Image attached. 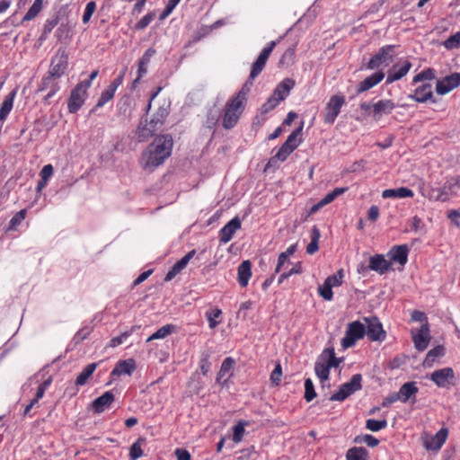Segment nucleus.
Masks as SVG:
<instances>
[{
    "label": "nucleus",
    "instance_id": "obj_53",
    "mask_svg": "<svg viewBox=\"0 0 460 460\" xmlns=\"http://www.w3.org/2000/svg\"><path fill=\"white\" fill-rule=\"evenodd\" d=\"M316 396L313 381L310 378L305 381V399L306 402H311Z\"/></svg>",
    "mask_w": 460,
    "mask_h": 460
},
{
    "label": "nucleus",
    "instance_id": "obj_14",
    "mask_svg": "<svg viewBox=\"0 0 460 460\" xmlns=\"http://www.w3.org/2000/svg\"><path fill=\"white\" fill-rule=\"evenodd\" d=\"M408 98L420 103H424L428 101L436 102V100L433 99L432 86L430 84H424L417 87L413 93L409 94Z\"/></svg>",
    "mask_w": 460,
    "mask_h": 460
},
{
    "label": "nucleus",
    "instance_id": "obj_1",
    "mask_svg": "<svg viewBox=\"0 0 460 460\" xmlns=\"http://www.w3.org/2000/svg\"><path fill=\"white\" fill-rule=\"evenodd\" d=\"M172 148V138L170 135H162L155 138L148 146L146 167H157L170 156Z\"/></svg>",
    "mask_w": 460,
    "mask_h": 460
},
{
    "label": "nucleus",
    "instance_id": "obj_50",
    "mask_svg": "<svg viewBox=\"0 0 460 460\" xmlns=\"http://www.w3.org/2000/svg\"><path fill=\"white\" fill-rule=\"evenodd\" d=\"M294 150V146H286V143L284 142L274 157H272V160L277 159L280 162H284Z\"/></svg>",
    "mask_w": 460,
    "mask_h": 460
},
{
    "label": "nucleus",
    "instance_id": "obj_54",
    "mask_svg": "<svg viewBox=\"0 0 460 460\" xmlns=\"http://www.w3.org/2000/svg\"><path fill=\"white\" fill-rule=\"evenodd\" d=\"M114 94L115 93L111 89L107 87V89H105L102 93L95 108L97 109L104 106L109 101H111L113 98Z\"/></svg>",
    "mask_w": 460,
    "mask_h": 460
},
{
    "label": "nucleus",
    "instance_id": "obj_21",
    "mask_svg": "<svg viewBox=\"0 0 460 460\" xmlns=\"http://www.w3.org/2000/svg\"><path fill=\"white\" fill-rule=\"evenodd\" d=\"M419 392V388L416 385L415 382H407L403 384L399 391L400 402H406L411 400L412 402H416V394Z\"/></svg>",
    "mask_w": 460,
    "mask_h": 460
},
{
    "label": "nucleus",
    "instance_id": "obj_12",
    "mask_svg": "<svg viewBox=\"0 0 460 460\" xmlns=\"http://www.w3.org/2000/svg\"><path fill=\"white\" fill-rule=\"evenodd\" d=\"M67 66V56L65 51H62L61 54L59 52L56 57L52 58L50 69L48 75L60 78L64 74Z\"/></svg>",
    "mask_w": 460,
    "mask_h": 460
},
{
    "label": "nucleus",
    "instance_id": "obj_16",
    "mask_svg": "<svg viewBox=\"0 0 460 460\" xmlns=\"http://www.w3.org/2000/svg\"><path fill=\"white\" fill-rule=\"evenodd\" d=\"M412 340L416 349L419 351H423L427 349L430 340L428 323L422 324L419 332L412 334Z\"/></svg>",
    "mask_w": 460,
    "mask_h": 460
},
{
    "label": "nucleus",
    "instance_id": "obj_63",
    "mask_svg": "<svg viewBox=\"0 0 460 460\" xmlns=\"http://www.w3.org/2000/svg\"><path fill=\"white\" fill-rule=\"evenodd\" d=\"M343 277L342 270H340L336 274L329 276L325 282L331 285L332 287H336L341 285V278Z\"/></svg>",
    "mask_w": 460,
    "mask_h": 460
},
{
    "label": "nucleus",
    "instance_id": "obj_22",
    "mask_svg": "<svg viewBox=\"0 0 460 460\" xmlns=\"http://www.w3.org/2000/svg\"><path fill=\"white\" fill-rule=\"evenodd\" d=\"M395 108V104L392 100L384 99L373 103V117L380 118L383 115H388Z\"/></svg>",
    "mask_w": 460,
    "mask_h": 460
},
{
    "label": "nucleus",
    "instance_id": "obj_15",
    "mask_svg": "<svg viewBox=\"0 0 460 460\" xmlns=\"http://www.w3.org/2000/svg\"><path fill=\"white\" fill-rule=\"evenodd\" d=\"M242 222L238 217L231 219L224 227L219 231V240L223 243H228L234 233L241 228Z\"/></svg>",
    "mask_w": 460,
    "mask_h": 460
},
{
    "label": "nucleus",
    "instance_id": "obj_48",
    "mask_svg": "<svg viewBox=\"0 0 460 460\" xmlns=\"http://www.w3.org/2000/svg\"><path fill=\"white\" fill-rule=\"evenodd\" d=\"M135 326H133L130 330L128 331H125L124 332H122L120 335L117 336V337H114L110 341V347H112V348H115L120 344H123L124 342L127 341V340L128 339V337L131 336V334L133 333L134 330H135Z\"/></svg>",
    "mask_w": 460,
    "mask_h": 460
},
{
    "label": "nucleus",
    "instance_id": "obj_64",
    "mask_svg": "<svg viewBox=\"0 0 460 460\" xmlns=\"http://www.w3.org/2000/svg\"><path fill=\"white\" fill-rule=\"evenodd\" d=\"M180 1L181 0H168V3L166 4L164 10L162 13L160 19L164 20L168 15H170L172 13V12L173 11V9L176 7V5L180 3Z\"/></svg>",
    "mask_w": 460,
    "mask_h": 460
},
{
    "label": "nucleus",
    "instance_id": "obj_60",
    "mask_svg": "<svg viewBox=\"0 0 460 460\" xmlns=\"http://www.w3.org/2000/svg\"><path fill=\"white\" fill-rule=\"evenodd\" d=\"M143 456L139 439L134 442L130 447L129 456L131 460H137Z\"/></svg>",
    "mask_w": 460,
    "mask_h": 460
},
{
    "label": "nucleus",
    "instance_id": "obj_2",
    "mask_svg": "<svg viewBox=\"0 0 460 460\" xmlns=\"http://www.w3.org/2000/svg\"><path fill=\"white\" fill-rule=\"evenodd\" d=\"M245 109V104L230 98L226 103L225 112L223 115L222 126L226 129L233 128L238 122L242 113Z\"/></svg>",
    "mask_w": 460,
    "mask_h": 460
},
{
    "label": "nucleus",
    "instance_id": "obj_29",
    "mask_svg": "<svg viewBox=\"0 0 460 460\" xmlns=\"http://www.w3.org/2000/svg\"><path fill=\"white\" fill-rule=\"evenodd\" d=\"M136 365L133 359L128 360H119L113 370L111 371V376H119L121 375H131V373L135 370Z\"/></svg>",
    "mask_w": 460,
    "mask_h": 460
},
{
    "label": "nucleus",
    "instance_id": "obj_32",
    "mask_svg": "<svg viewBox=\"0 0 460 460\" xmlns=\"http://www.w3.org/2000/svg\"><path fill=\"white\" fill-rule=\"evenodd\" d=\"M154 133H155L154 128H152L147 124L146 118L145 119V121L142 119L139 126L137 127V128L136 130V135H137L138 141H140V142L147 141L154 135Z\"/></svg>",
    "mask_w": 460,
    "mask_h": 460
},
{
    "label": "nucleus",
    "instance_id": "obj_49",
    "mask_svg": "<svg viewBox=\"0 0 460 460\" xmlns=\"http://www.w3.org/2000/svg\"><path fill=\"white\" fill-rule=\"evenodd\" d=\"M303 126H304V123L302 122L300 127H298L297 128H296L287 138V140L285 141L286 143V146H291L293 147L294 146V148L296 149L299 144H300V140L297 139L298 136L301 135V132H302V129H303Z\"/></svg>",
    "mask_w": 460,
    "mask_h": 460
},
{
    "label": "nucleus",
    "instance_id": "obj_25",
    "mask_svg": "<svg viewBox=\"0 0 460 460\" xmlns=\"http://www.w3.org/2000/svg\"><path fill=\"white\" fill-rule=\"evenodd\" d=\"M295 85V81L290 78L284 79L281 83H279L277 87L275 88L272 96L277 97L279 102H281L285 100L288 95L289 94V92Z\"/></svg>",
    "mask_w": 460,
    "mask_h": 460
},
{
    "label": "nucleus",
    "instance_id": "obj_37",
    "mask_svg": "<svg viewBox=\"0 0 460 460\" xmlns=\"http://www.w3.org/2000/svg\"><path fill=\"white\" fill-rule=\"evenodd\" d=\"M368 452L365 447H352L346 454L347 460H367Z\"/></svg>",
    "mask_w": 460,
    "mask_h": 460
},
{
    "label": "nucleus",
    "instance_id": "obj_59",
    "mask_svg": "<svg viewBox=\"0 0 460 460\" xmlns=\"http://www.w3.org/2000/svg\"><path fill=\"white\" fill-rule=\"evenodd\" d=\"M332 287L324 281L323 285L319 287V294H320V296L324 300L331 301L332 299V296H333V293H332Z\"/></svg>",
    "mask_w": 460,
    "mask_h": 460
},
{
    "label": "nucleus",
    "instance_id": "obj_62",
    "mask_svg": "<svg viewBox=\"0 0 460 460\" xmlns=\"http://www.w3.org/2000/svg\"><path fill=\"white\" fill-rule=\"evenodd\" d=\"M243 434L244 424L240 421L234 427L233 441L234 443H239L243 439Z\"/></svg>",
    "mask_w": 460,
    "mask_h": 460
},
{
    "label": "nucleus",
    "instance_id": "obj_36",
    "mask_svg": "<svg viewBox=\"0 0 460 460\" xmlns=\"http://www.w3.org/2000/svg\"><path fill=\"white\" fill-rule=\"evenodd\" d=\"M97 363H91L87 365L83 371L78 375V376L75 379V385H84L87 383L90 376L93 374L97 367Z\"/></svg>",
    "mask_w": 460,
    "mask_h": 460
},
{
    "label": "nucleus",
    "instance_id": "obj_58",
    "mask_svg": "<svg viewBox=\"0 0 460 460\" xmlns=\"http://www.w3.org/2000/svg\"><path fill=\"white\" fill-rule=\"evenodd\" d=\"M280 102H279V100L277 99V97L275 96H270L267 102L262 104L261 108V113L263 114H266L268 112H270V111H272Z\"/></svg>",
    "mask_w": 460,
    "mask_h": 460
},
{
    "label": "nucleus",
    "instance_id": "obj_9",
    "mask_svg": "<svg viewBox=\"0 0 460 460\" xmlns=\"http://www.w3.org/2000/svg\"><path fill=\"white\" fill-rule=\"evenodd\" d=\"M460 85V74L454 73L450 75L438 80L436 84V92L439 95H445Z\"/></svg>",
    "mask_w": 460,
    "mask_h": 460
},
{
    "label": "nucleus",
    "instance_id": "obj_27",
    "mask_svg": "<svg viewBox=\"0 0 460 460\" xmlns=\"http://www.w3.org/2000/svg\"><path fill=\"white\" fill-rule=\"evenodd\" d=\"M413 195V191L406 187H400L397 189H386L382 192L383 199L412 198Z\"/></svg>",
    "mask_w": 460,
    "mask_h": 460
},
{
    "label": "nucleus",
    "instance_id": "obj_20",
    "mask_svg": "<svg viewBox=\"0 0 460 460\" xmlns=\"http://www.w3.org/2000/svg\"><path fill=\"white\" fill-rule=\"evenodd\" d=\"M391 265V261H386L384 255L376 254L369 258L368 269L382 275L390 269Z\"/></svg>",
    "mask_w": 460,
    "mask_h": 460
},
{
    "label": "nucleus",
    "instance_id": "obj_6",
    "mask_svg": "<svg viewBox=\"0 0 460 460\" xmlns=\"http://www.w3.org/2000/svg\"><path fill=\"white\" fill-rule=\"evenodd\" d=\"M345 103V99L342 95H333L330 98L326 104V112L324 115L323 122L325 124H332L341 112V109Z\"/></svg>",
    "mask_w": 460,
    "mask_h": 460
},
{
    "label": "nucleus",
    "instance_id": "obj_38",
    "mask_svg": "<svg viewBox=\"0 0 460 460\" xmlns=\"http://www.w3.org/2000/svg\"><path fill=\"white\" fill-rule=\"evenodd\" d=\"M323 359L326 362L327 366L331 369L332 367H337L341 363V359L335 357V352L332 348H328L321 354Z\"/></svg>",
    "mask_w": 460,
    "mask_h": 460
},
{
    "label": "nucleus",
    "instance_id": "obj_3",
    "mask_svg": "<svg viewBox=\"0 0 460 460\" xmlns=\"http://www.w3.org/2000/svg\"><path fill=\"white\" fill-rule=\"evenodd\" d=\"M395 45H385L381 47L370 58L367 64V68L374 70L378 68L381 65L388 66L393 62V58L395 56Z\"/></svg>",
    "mask_w": 460,
    "mask_h": 460
},
{
    "label": "nucleus",
    "instance_id": "obj_5",
    "mask_svg": "<svg viewBox=\"0 0 460 460\" xmlns=\"http://www.w3.org/2000/svg\"><path fill=\"white\" fill-rule=\"evenodd\" d=\"M366 327L359 321H355L348 324L345 336L341 340L343 349L353 347L356 341L364 337Z\"/></svg>",
    "mask_w": 460,
    "mask_h": 460
},
{
    "label": "nucleus",
    "instance_id": "obj_55",
    "mask_svg": "<svg viewBox=\"0 0 460 460\" xmlns=\"http://www.w3.org/2000/svg\"><path fill=\"white\" fill-rule=\"evenodd\" d=\"M252 84V82H249V81L246 82L243 84V86L241 88V90L233 98L237 101H240L241 102H243L246 105L247 94L250 92V88H251Z\"/></svg>",
    "mask_w": 460,
    "mask_h": 460
},
{
    "label": "nucleus",
    "instance_id": "obj_26",
    "mask_svg": "<svg viewBox=\"0 0 460 460\" xmlns=\"http://www.w3.org/2000/svg\"><path fill=\"white\" fill-rule=\"evenodd\" d=\"M114 401V395L112 392L107 391L102 395L97 397L93 402V409L94 412L101 413L107 407L111 405V403Z\"/></svg>",
    "mask_w": 460,
    "mask_h": 460
},
{
    "label": "nucleus",
    "instance_id": "obj_18",
    "mask_svg": "<svg viewBox=\"0 0 460 460\" xmlns=\"http://www.w3.org/2000/svg\"><path fill=\"white\" fill-rule=\"evenodd\" d=\"M196 253L195 250H191L187 252L181 260L173 264L167 274L164 277L165 281H171L174 279L189 263V261L194 257Z\"/></svg>",
    "mask_w": 460,
    "mask_h": 460
},
{
    "label": "nucleus",
    "instance_id": "obj_30",
    "mask_svg": "<svg viewBox=\"0 0 460 460\" xmlns=\"http://www.w3.org/2000/svg\"><path fill=\"white\" fill-rule=\"evenodd\" d=\"M155 54V50L154 49H148L143 54L142 58L138 62V69H137V77L135 80L137 83L142 76H144L147 72V66L150 62L151 58Z\"/></svg>",
    "mask_w": 460,
    "mask_h": 460
},
{
    "label": "nucleus",
    "instance_id": "obj_33",
    "mask_svg": "<svg viewBox=\"0 0 460 460\" xmlns=\"http://www.w3.org/2000/svg\"><path fill=\"white\" fill-rule=\"evenodd\" d=\"M445 354V348L441 345H438L435 348H433L432 349H430L426 357H425V359H424V362H423V366L425 367H430L433 366L434 362L441 358L442 356H444Z\"/></svg>",
    "mask_w": 460,
    "mask_h": 460
},
{
    "label": "nucleus",
    "instance_id": "obj_41",
    "mask_svg": "<svg viewBox=\"0 0 460 460\" xmlns=\"http://www.w3.org/2000/svg\"><path fill=\"white\" fill-rule=\"evenodd\" d=\"M43 0H35L32 5L30 7L24 17L22 18V22H28L34 19L39 13L42 9Z\"/></svg>",
    "mask_w": 460,
    "mask_h": 460
},
{
    "label": "nucleus",
    "instance_id": "obj_35",
    "mask_svg": "<svg viewBox=\"0 0 460 460\" xmlns=\"http://www.w3.org/2000/svg\"><path fill=\"white\" fill-rule=\"evenodd\" d=\"M221 117V110L217 105H213L208 110L205 124L208 128H212L217 125Z\"/></svg>",
    "mask_w": 460,
    "mask_h": 460
},
{
    "label": "nucleus",
    "instance_id": "obj_13",
    "mask_svg": "<svg viewBox=\"0 0 460 460\" xmlns=\"http://www.w3.org/2000/svg\"><path fill=\"white\" fill-rule=\"evenodd\" d=\"M58 80L59 78L51 76L49 75H47L42 78L41 83L39 86V91H49V93L45 96L46 102H48V101L60 90Z\"/></svg>",
    "mask_w": 460,
    "mask_h": 460
},
{
    "label": "nucleus",
    "instance_id": "obj_24",
    "mask_svg": "<svg viewBox=\"0 0 460 460\" xmlns=\"http://www.w3.org/2000/svg\"><path fill=\"white\" fill-rule=\"evenodd\" d=\"M409 247L406 244L396 245L389 252L391 261L398 262L400 265H405L408 261Z\"/></svg>",
    "mask_w": 460,
    "mask_h": 460
},
{
    "label": "nucleus",
    "instance_id": "obj_23",
    "mask_svg": "<svg viewBox=\"0 0 460 460\" xmlns=\"http://www.w3.org/2000/svg\"><path fill=\"white\" fill-rule=\"evenodd\" d=\"M385 78V73L382 71L376 72L372 74L371 75L365 78L358 85L357 89V93H364L374 86H376L377 84H379L383 79Z\"/></svg>",
    "mask_w": 460,
    "mask_h": 460
},
{
    "label": "nucleus",
    "instance_id": "obj_40",
    "mask_svg": "<svg viewBox=\"0 0 460 460\" xmlns=\"http://www.w3.org/2000/svg\"><path fill=\"white\" fill-rule=\"evenodd\" d=\"M174 330V326L172 324H165L159 328L155 332H154L151 336H149L146 340V342H149L153 340L164 339L170 335Z\"/></svg>",
    "mask_w": 460,
    "mask_h": 460
},
{
    "label": "nucleus",
    "instance_id": "obj_7",
    "mask_svg": "<svg viewBox=\"0 0 460 460\" xmlns=\"http://www.w3.org/2000/svg\"><path fill=\"white\" fill-rule=\"evenodd\" d=\"M276 44L277 41L272 40L261 50L257 59L252 64L250 79L253 80L261 74Z\"/></svg>",
    "mask_w": 460,
    "mask_h": 460
},
{
    "label": "nucleus",
    "instance_id": "obj_47",
    "mask_svg": "<svg viewBox=\"0 0 460 460\" xmlns=\"http://www.w3.org/2000/svg\"><path fill=\"white\" fill-rule=\"evenodd\" d=\"M354 442L358 444L364 443L369 447H375L379 444V440L370 434L357 436L354 439Z\"/></svg>",
    "mask_w": 460,
    "mask_h": 460
},
{
    "label": "nucleus",
    "instance_id": "obj_34",
    "mask_svg": "<svg viewBox=\"0 0 460 460\" xmlns=\"http://www.w3.org/2000/svg\"><path fill=\"white\" fill-rule=\"evenodd\" d=\"M314 371L321 383L329 380L330 368L321 355L314 364Z\"/></svg>",
    "mask_w": 460,
    "mask_h": 460
},
{
    "label": "nucleus",
    "instance_id": "obj_11",
    "mask_svg": "<svg viewBox=\"0 0 460 460\" xmlns=\"http://www.w3.org/2000/svg\"><path fill=\"white\" fill-rule=\"evenodd\" d=\"M448 435L447 429H440L434 436L426 438L423 446L427 450L438 451L446 442Z\"/></svg>",
    "mask_w": 460,
    "mask_h": 460
},
{
    "label": "nucleus",
    "instance_id": "obj_42",
    "mask_svg": "<svg viewBox=\"0 0 460 460\" xmlns=\"http://www.w3.org/2000/svg\"><path fill=\"white\" fill-rule=\"evenodd\" d=\"M234 363L232 358H226L223 360L217 374V382H220L221 379L233 369Z\"/></svg>",
    "mask_w": 460,
    "mask_h": 460
},
{
    "label": "nucleus",
    "instance_id": "obj_51",
    "mask_svg": "<svg viewBox=\"0 0 460 460\" xmlns=\"http://www.w3.org/2000/svg\"><path fill=\"white\" fill-rule=\"evenodd\" d=\"M27 214L26 209H22L17 212L10 220L8 230H14L16 227L21 225V223L25 219Z\"/></svg>",
    "mask_w": 460,
    "mask_h": 460
},
{
    "label": "nucleus",
    "instance_id": "obj_28",
    "mask_svg": "<svg viewBox=\"0 0 460 460\" xmlns=\"http://www.w3.org/2000/svg\"><path fill=\"white\" fill-rule=\"evenodd\" d=\"M252 277V263L250 261H243L238 266V283L245 288Z\"/></svg>",
    "mask_w": 460,
    "mask_h": 460
},
{
    "label": "nucleus",
    "instance_id": "obj_43",
    "mask_svg": "<svg viewBox=\"0 0 460 460\" xmlns=\"http://www.w3.org/2000/svg\"><path fill=\"white\" fill-rule=\"evenodd\" d=\"M412 65L409 60H404L401 65L395 64L394 65L391 69L394 70L395 74L397 75L399 79H402L404 77L410 69L411 68Z\"/></svg>",
    "mask_w": 460,
    "mask_h": 460
},
{
    "label": "nucleus",
    "instance_id": "obj_4",
    "mask_svg": "<svg viewBox=\"0 0 460 460\" xmlns=\"http://www.w3.org/2000/svg\"><path fill=\"white\" fill-rule=\"evenodd\" d=\"M362 376L359 374H355L351 376L349 382L342 384L339 391L333 394L330 400L342 402L347 399L349 395L361 389Z\"/></svg>",
    "mask_w": 460,
    "mask_h": 460
},
{
    "label": "nucleus",
    "instance_id": "obj_52",
    "mask_svg": "<svg viewBox=\"0 0 460 460\" xmlns=\"http://www.w3.org/2000/svg\"><path fill=\"white\" fill-rule=\"evenodd\" d=\"M435 78V71L432 68H427L413 77V84H417L423 80H432Z\"/></svg>",
    "mask_w": 460,
    "mask_h": 460
},
{
    "label": "nucleus",
    "instance_id": "obj_39",
    "mask_svg": "<svg viewBox=\"0 0 460 460\" xmlns=\"http://www.w3.org/2000/svg\"><path fill=\"white\" fill-rule=\"evenodd\" d=\"M321 237L320 230L316 226H314L311 231V242L308 243L306 247V252L308 254H314L318 251V243Z\"/></svg>",
    "mask_w": 460,
    "mask_h": 460
},
{
    "label": "nucleus",
    "instance_id": "obj_56",
    "mask_svg": "<svg viewBox=\"0 0 460 460\" xmlns=\"http://www.w3.org/2000/svg\"><path fill=\"white\" fill-rule=\"evenodd\" d=\"M95 10L96 3L94 1H90L89 3H87L84 9V13L82 17V22L84 24H87L89 22Z\"/></svg>",
    "mask_w": 460,
    "mask_h": 460
},
{
    "label": "nucleus",
    "instance_id": "obj_57",
    "mask_svg": "<svg viewBox=\"0 0 460 460\" xmlns=\"http://www.w3.org/2000/svg\"><path fill=\"white\" fill-rule=\"evenodd\" d=\"M221 310L217 308L206 313V316L208 321V325L211 329H214L218 324V322L216 321V318H218L221 315Z\"/></svg>",
    "mask_w": 460,
    "mask_h": 460
},
{
    "label": "nucleus",
    "instance_id": "obj_61",
    "mask_svg": "<svg viewBox=\"0 0 460 460\" xmlns=\"http://www.w3.org/2000/svg\"><path fill=\"white\" fill-rule=\"evenodd\" d=\"M155 14L153 13H148L135 25V29L137 31H142L146 28L150 22L154 20Z\"/></svg>",
    "mask_w": 460,
    "mask_h": 460
},
{
    "label": "nucleus",
    "instance_id": "obj_17",
    "mask_svg": "<svg viewBox=\"0 0 460 460\" xmlns=\"http://www.w3.org/2000/svg\"><path fill=\"white\" fill-rule=\"evenodd\" d=\"M87 93L76 86L72 90L68 100L67 109L70 113H75L84 103Z\"/></svg>",
    "mask_w": 460,
    "mask_h": 460
},
{
    "label": "nucleus",
    "instance_id": "obj_10",
    "mask_svg": "<svg viewBox=\"0 0 460 460\" xmlns=\"http://www.w3.org/2000/svg\"><path fill=\"white\" fill-rule=\"evenodd\" d=\"M429 379L438 387L445 388L451 385L452 380L455 379V373L451 367H444L431 373Z\"/></svg>",
    "mask_w": 460,
    "mask_h": 460
},
{
    "label": "nucleus",
    "instance_id": "obj_8",
    "mask_svg": "<svg viewBox=\"0 0 460 460\" xmlns=\"http://www.w3.org/2000/svg\"><path fill=\"white\" fill-rule=\"evenodd\" d=\"M367 323V329L365 334L373 341H382L385 339V332L383 329L382 323L376 317L364 318Z\"/></svg>",
    "mask_w": 460,
    "mask_h": 460
},
{
    "label": "nucleus",
    "instance_id": "obj_31",
    "mask_svg": "<svg viewBox=\"0 0 460 460\" xmlns=\"http://www.w3.org/2000/svg\"><path fill=\"white\" fill-rule=\"evenodd\" d=\"M16 95V92L13 91L4 97V102L0 107V121L4 122L13 106V100Z\"/></svg>",
    "mask_w": 460,
    "mask_h": 460
},
{
    "label": "nucleus",
    "instance_id": "obj_44",
    "mask_svg": "<svg viewBox=\"0 0 460 460\" xmlns=\"http://www.w3.org/2000/svg\"><path fill=\"white\" fill-rule=\"evenodd\" d=\"M348 190V187L335 188L331 192L327 193L321 200L322 204L325 206L332 202L339 196L344 194Z\"/></svg>",
    "mask_w": 460,
    "mask_h": 460
},
{
    "label": "nucleus",
    "instance_id": "obj_46",
    "mask_svg": "<svg viewBox=\"0 0 460 460\" xmlns=\"http://www.w3.org/2000/svg\"><path fill=\"white\" fill-rule=\"evenodd\" d=\"M443 47L447 50L460 48V31L451 35L442 43Z\"/></svg>",
    "mask_w": 460,
    "mask_h": 460
},
{
    "label": "nucleus",
    "instance_id": "obj_45",
    "mask_svg": "<svg viewBox=\"0 0 460 460\" xmlns=\"http://www.w3.org/2000/svg\"><path fill=\"white\" fill-rule=\"evenodd\" d=\"M387 426V420H376L374 419H368L366 420V428L373 432H377Z\"/></svg>",
    "mask_w": 460,
    "mask_h": 460
},
{
    "label": "nucleus",
    "instance_id": "obj_19",
    "mask_svg": "<svg viewBox=\"0 0 460 460\" xmlns=\"http://www.w3.org/2000/svg\"><path fill=\"white\" fill-rule=\"evenodd\" d=\"M458 183L455 178L447 180L443 186L438 189V195L437 200L445 202L447 201L451 195H456L459 190Z\"/></svg>",
    "mask_w": 460,
    "mask_h": 460
}]
</instances>
